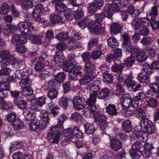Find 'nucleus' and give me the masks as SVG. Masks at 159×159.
Returning <instances> with one entry per match:
<instances>
[{"mask_svg":"<svg viewBox=\"0 0 159 159\" xmlns=\"http://www.w3.org/2000/svg\"><path fill=\"white\" fill-rule=\"evenodd\" d=\"M125 7V3L123 0H113L111 5L107 4L106 5L102 13L105 17L111 20L113 13L120 12Z\"/></svg>","mask_w":159,"mask_h":159,"instance_id":"f257e3e1","label":"nucleus"},{"mask_svg":"<svg viewBox=\"0 0 159 159\" xmlns=\"http://www.w3.org/2000/svg\"><path fill=\"white\" fill-rule=\"evenodd\" d=\"M49 11L48 7H44L42 4H40L34 7L31 15L34 21L39 23H43L45 22V20L44 18L41 17V13L44 14Z\"/></svg>","mask_w":159,"mask_h":159,"instance_id":"f03ea898","label":"nucleus"},{"mask_svg":"<svg viewBox=\"0 0 159 159\" xmlns=\"http://www.w3.org/2000/svg\"><path fill=\"white\" fill-rule=\"evenodd\" d=\"M34 28L32 23L27 21L20 22L17 25L18 31L25 34H29L30 32L34 30Z\"/></svg>","mask_w":159,"mask_h":159,"instance_id":"7ed1b4c3","label":"nucleus"},{"mask_svg":"<svg viewBox=\"0 0 159 159\" xmlns=\"http://www.w3.org/2000/svg\"><path fill=\"white\" fill-rule=\"evenodd\" d=\"M140 124L142 127H143L146 132L149 134H153L156 130V128L153 123L148 119L142 120Z\"/></svg>","mask_w":159,"mask_h":159,"instance_id":"20e7f679","label":"nucleus"},{"mask_svg":"<svg viewBox=\"0 0 159 159\" xmlns=\"http://www.w3.org/2000/svg\"><path fill=\"white\" fill-rule=\"evenodd\" d=\"M60 83L53 79L48 82H46L43 85V87L45 90H53L59 89Z\"/></svg>","mask_w":159,"mask_h":159,"instance_id":"39448f33","label":"nucleus"},{"mask_svg":"<svg viewBox=\"0 0 159 159\" xmlns=\"http://www.w3.org/2000/svg\"><path fill=\"white\" fill-rule=\"evenodd\" d=\"M89 26L92 31L96 34L104 33V29L102 26L101 25L98 23L92 21L90 23Z\"/></svg>","mask_w":159,"mask_h":159,"instance_id":"423d86ee","label":"nucleus"},{"mask_svg":"<svg viewBox=\"0 0 159 159\" xmlns=\"http://www.w3.org/2000/svg\"><path fill=\"white\" fill-rule=\"evenodd\" d=\"M27 38L22 34H16L13 36L11 39V43L14 45H18V43H24L27 41Z\"/></svg>","mask_w":159,"mask_h":159,"instance_id":"0eeeda50","label":"nucleus"},{"mask_svg":"<svg viewBox=\"0 0 159 159\" xmlns=\"http://www.w3.org/2000/svg\"><path fill=\"white\" fill-rule=\"evenodd\" d=\"M110 147L113 150L117 152L122 147V142L117 138H113L110 139Z\"/></svg>","mask_w":159,"mask_h":159,"instance_id":"6e6552de","label":"nucleus"},{"mask_svg":"<svg viewBox=\"0 0 159 159\" xmlns=\"http://www.w3.org/2000/svg\"><path fill=\"white\" fill-rule=\"evenodd\" d=\"M127 76V78L125 80L123 86L126 87L129 90H132L133 87L136 84V82L132 79L133 76L131 73H130Z\"/></svg>","mask_w":159,"mask_h":159,"instance_id":"1a4fd4ad","label":"nucleus"},{"mask_svg":"<svg viewBox=\"0 0 159 159\" xmlns=\"http://www.w3.org/2000/svg\"><path fill=\"white\" fill-rule=\"evenodd\" d=\"M77 62L74 58H70L67 62L65 66L64 70L65 71H70L72 69L76 68L78 66H76Z\"/></svg>","mask_w":159,"mask_h":159,"instance_id":"9d476101","label":"nucleus"},{"mask_svg":"<svg viewBox=\"0 0 159 159\" xmlns=\"http://www.w3.org/2000/svg\"><path fill=\"white\" fill-rule=\"evenodd\" d=\"M89 5L88 7V12L90 15H92L97 11V9H100L102 7L103 5H102L101 2L97 3L95 2Z\"/></svg>","mask_w":159,"mask_h":159,"instance_id":"9b49d317","label":"nucleus"},{"mask_svg":"<svg viewBox=\"0 0 159 159\" xmlns=\"http://www.w3.org/2000/svg\"><path fill=\"white\" fill-rule=\"evenodd\" d=\"M52 2L53 5H55L56 10L58 13L63 12L66 8V4L61 2H59L57 0H52Z\"/></svg>","mask_w":159,"mask_h":159,"instance_id":"f8f14e48","label":"nucleus"},{"mask_svg":"<svg viewBox=\"0 0 159 159\" xmlns=\"http://www.w3.org/2000/svg\"><path fill=\"white\" fill-rule=\"evenodd\" d=\"M48 106L50 111V113L52 114L53 116H55L58 114L60 110L57 105H55L53 102H51L48 103Z\"/></svg>","mask_w":159,"mask_h":159,"instance_id":"ddd939ff","label":"nucleus"},{"mask_svg":"<svg viewBox=\"0 0 159 159\" xmlns=\"http://www.w3.org/2000/svg\"><path fill=\"white\" fill-rule=\"evenodd\" d=\"M125 67L123 63H121L120 60V61H116L114 63V65L111 67L112 70L116 72H121Z\"/></svg>","mask_w":159,"mask_h":159,"instance_id":"4468645a","label":"nucleus"},{"mask_svg":"<svg viewBox=\"0 0 159 159\" xmlns=\"http://www.w3.org/2000/svg\"><path fill=\"white\" fill-rule=\"evenodd\" d=\"M94 68V65L91 61H87L85 63L84 71L87 74L89 75L93 74V72Z\"/></svg>","mask_w":159,"mask_h":159,"instance_id":"2eb2a0df","label":"nucleus"},{"mask_svg":"<svg viewBox=\"0 0 159 159\" xmlns=\"http://www.w3.org/2000/svg\"><path fill=\"white\" fill-rule=\"evenodd\" d=\"M122 25L116 23L112 24L110 28L111 33L116 34L120 33L122 30Z\"/></svg>","mask_w":159,"mask_h":159,"instance_id":"dca6fc26","label":"nucleus"},{"mask_svg":"<svg viewBox=\"0 0 159 159\" xmlns=\"http://www.w3.org/2000/svg\"><path fill=\"white\" fill-rule=\"evenodd\" d=\"M138 80L141 83L148 84L150 82V76L144 73H140L137 76Z\"/></svg>","mask_w":159,"mask_h":159,"instance_id":"f3484780","label":"nucleus"},{"mask_svg":"<svg viewBox=\"0 0 159 159\" xmlns=\"http://www.w3.org/2000/svg\"><path fill=\"white\" fill-rule=\"evenodd\" d=\"M73 107L76 110L79 111L83 109L85 107L86 104L84 103V102L82 101V100H73Z\"/></svg>","mask_w":159,"mask_h":159,"instance_id":"a211bd4d","label":"nucleus"},{"mask_svg":"<svg viewBox=\"0 0 159 159\" xmlns=\"http://www.w3.org/2000/svg\"><path fill=\"white\" fill-rule=\"evenodd\" d=\"M101 84V82L100 81L95 80L89 84V88L93 92H97L99 90V85Z\"/></svg>","mask_w":159,"mask_h":159,"instance_id":"6ab92c4d","label":"nucleus"},{"mask_svg":"<svg viewBox=\"0 0 159 159\" xmlns=\"http://www.w3.org/2000/svg\"><path fill=\"white\" fill-rule=\"evenodd\" d=\"M23 114L25 119L28 121H32L35 119L36 114L30 112L27 108L24 110Z\"/></svg>","mask_w":159,"mask_h":159,"instance_id":"aec40b11","label":"nucleus"},{"mask_svg":"<svg viewBox=\"0 0 159 159\" xmlns=\"http://www.w3.org/2000/svg\"><path fill=\"white\" fill-rule=\"evenodd\" d=\"M95 76L96 75L94 74H88L79 80V82L81 85L88 84L94 78Z\"/></svg>","mask_w":159,"mask_h":159,"instance_id":"412c9836","label":"nucleus"},{"mask_svg":"<svg viewBox=\"0 0 159 159\" xmlns=\"http://www.w3.org/2000/svg\"><path fill=\"white\" fill-rule=\"evenodd\" d=\"M51 23L52 24L61 23L63 22V19L61 16L56 14L51 15L50 17Z\"/></svg>","mask_w":159,"mask_h":159,"instance_id":"4be33fe9","label":"nucleus"},{"mask_svg":"<svg viewBox=\"0 0 159 159\" xmlns=\"http://www.w3.org/2000/svg\"><path fill=\"white\" fill-rule=\"evenodd\" d=\"M85 133L88 135L93 134L95 132V129L93 125L91 124L86 123L84 125Z\"/></svg>","mask_w":159,"mask_h":159,"instance_id":"5701e85b","label":"nucleus"},{"mask_svg":"<svg viewBox=\"0 0 159 159\" xmlns=\"http://www.w3.org/2000/svg\"><path fill=\"white\" fill-rule=\"evenodd\" d=\"M123 42L122 43L123 49L131 44V39L129 35L127 33H125L122 35Z\"/></svg>","mask_w":159,"mask_h":159,"instance_id":"b1692460","label":"nucleus"},{"mask_svg":"<svg viewBox=\"0 0 159 159\" xmlns=\"http://www.w3.org/2000/svg\"><path fill=\"white\" fill-rule=\"evenodd\" d=\"M32 82L29 77L26 76L25 77L20 80V84L22 89L27 87L28 86H31Z\"/></svg>","mask_w":159,"mask_h":159,"instance_id":"393cba45","label":"nucleus"},{"mask_svg":"<svg viewBox=\"0 0 159 159\" xmlns=\"http://www.w3.org/2000/svg\"><path fill=\"white\" fill-rule=\"evenodd\" d=\"M128 11L132 16L136 17L140 13V11L137 9H136L133 4H130L128 8Z\"/></svg>","mask_w":159,"mask_h":159,"instance_id":"a878e982","label":"nucleus"},{"mask_svg":"<svg viewBox=\"0 0 159 159\" xmlns=\"http://www.w3.org/2000/svg\"><path fill=\"white\" fill-rule=\"evenodd\" d=\"M126 53H130L131 54L135 55L138 53L139 51V48H135L132 44H130L125 48H124Z\"/></svg>","mask_w":159,"mask_h":159,"instance_id":"bb28decb","label":"nucleus"},{"mask_svg":"<svg viewBox=\"0 0 159 159\" xmlns=\"http://www.w3.org/2000/svg\"><path fill=\"white\" fill-rule=\"evenodd\" d=\"M94 107L93 108H86L84 109L83 111L84 115L87 117H90L92 114H95L98 112V109H96Z\"/></svg>","mask_w":159,"mask_h":159,"instance_id":"cd10ccee","label":"nucleus"},{"mask_svg":"<svg viewBox=\"0 0 159 159\" xmlns=\"http://www.w3.org/2000/svg\"><path fill=\"white\" fill-rule=\"evenodd\" d=\"M135 114L137 117L140 120V124L142 120H144L145 119H148L146 118V113L144 110L141 109H139L136 110L135 111Z\"/></svg>","mask_w":159,"mask_h":159,"instance_id":"c85d7f7f","label":"nucleus"},{"mask_svg":"<svg viewBox=\"0 0 159 159\" xmlns=\"http://www.w3.org/2000/svg\"><path fill=\"white\" fill-rule=\"evenodd\" d=\"M54 59L59 64L63 62V60L65 59V56L62 52L61 51H57L54 56Z\"/></svg>","mask_w":159,"mask_h":159,"instance_id":"c756f323","label":"nucleus"},{"mask_svg":"<svg viewBox=\"0 0 159 159\" xmlns=\"http://www.w3.org/2000/svg\"><path fill=\"white\" fill-rule=\"evenodd\" d=\"M106 112L109 115L111 116L116 115L117 114L116 109L114 105L109 104L106 107Z\"/></svg>","mask_w":159,"mask_h":159,"instance_id":"7c9ffc66","label":"nucleus"},{"mask_svg":"<svg viewBox=\"0 0 159 159\" xmlns=\"http://www.w3.org/2000/svg\"><path fill=\"white\" fill-rule=\"evenodd\" d=\"M122 128L123 130L125 131L126 132L129 133L132 130L131 122L129 120L123 121Z\"/></svg>","mask_w":159,"mask_h":159,"instance_id":"2f4dec72","label":"nucleus"},{"mask_svg":"<svg viewBox=\"0 0 159 159\" xmlns=\"http://www.w3.org/2000/svg\"><path fill=\"white\" fill-rule=\"evenodd\" d=\"M10 89V85L9 84L2 81L0 82V94L3 95V93L2 91H9Z\"/></svg>","mask_w":159,"mask_h":159,"instance_id":"473e14b6","label":"nucleus"},{"mask_svg":"<svg viewBox=\"0 0 159 159\" xmlns=\"http://www.w3.org/2000/svg\"><path fill=\"white\" fill-rule=\"evenodd\" d=\"M13 105L10 102H7L4 100H0V109L7 110L13 107Z\"/></svg>","mask_w":159,"mask_h":159,"instance_id":"72a5a7b5","label":"nucleus"},{"mask_svg":"<svg viewBox=\"0 0 159 159\" xmlns=\"http://www.w3.org/2000/svg\"><path fill=\"white\" fill-rule=\"evenodd\" d=\"M107 42L108 46L113 48H115L118 45L117 40L113 36L110 37L107 40Z\"/></svg>","mask_w":159,"mask_h":159,"instance_id":"f704fd0d","label":"nucleus"},{"mask_svg":"<svg viewBox=\"0 0 159 159\" xmlns=\"http://www.w3.org/2000/svg\"><path fill=\"white\" fill-rule=\"evenodd\" d=\"M16 59L13 58L11 60H6L5 59H2L0 61V66L2 68L4 67L7 66H8L10 64L13 65V63L11 62V61L13 60L14 62V64L15 63H16Z\"/></svg>","mask_w":159,"mask_h":159,"instance_id":"c9c22d12","label":"nucleus"},{"mask_svg":"<svg viewBox=\"0 0 159 159\" xmlns=\"http://www.w3.org/2000/svg\"><path fill=\"white\" fill-rule=\"evenodd\" d=\"M143 149V144L139 141H137L133 144L132 146V150L136 151H141Z\"/></svg>","mask_w":159,"mask_h":159,"instance_id":"e433bc0d","label":"nucleus"},{"mask_svg":"<svg viewBox=\"0 0 159 159\" xmlns=\"http://www.w3.org/2000/svg\"><path fill=\"white\" fill-rule=\"evenodd\" d=\"M149 86L153 91L157 93L156 96L159 98V84L156 83H152L149 84Z\"/></svg>","mask_w":159,"mask_h":159,"instance_id":"4c0bfd02","label":"nucleus"},{"mask_svg":"<svg viewBox=\"0 0 159 159\" xmlns=\"http://www.w3.org/2000/svg\"><path fill=\"white\" fill-rule=\"evenodd\" d=\"M110 90L109 89L106 88L102 89L101 92L98 96V98L99 99H102L105 98L109 94Z\"/></svg>","mask_w":159,"mask_h":159,"instance_id":"58836bf2","label":"nucleus"},{"mask_svg":"<svg viewBox=\"0 0 159 159\" xmlns=\"http://www.w3.org/2000/svg\"><path fill=\"white\" fill-rule=\"evenodd\" d=\"M56 38L59 41H65L68 38V34L67 32H61L56 36Z\"/></svg>","mask_w":159,"mask_h":159,"instance_id":"ea45409f","label":"nucleus"},{"mask_svg":"<svg viewBox=\"0 0 159 159\" xmlns=\"http://www.w3.org/2000/svg\"><path fill=\"white\" fill-rule=\"evenodd\" d=\"M135 58L134 56L131 55L127 58L125 61V64L127 66L131 67L134 63Z\"/></svg>","mask_w":159,"mask_h":159,"instance_id":"a19ab883","label":"nucleus"},{"mask_svg":"<svg viewBox=\"0 0 159 159\" xmlns=\"http://www.w3.org/2000/svg\"><path fill=\"white\" fill-rule=\"evenodd\" d=\"M59 132L58 129H56L51 126L50 129L47 133V137L49 139H52L53 137L57 133Z\"/></svg>","mask_w":159,"mask_h":159,"instance_id":"79ce46f5","label":"nucleus"},{"mask_svg":"<svg viewBox=\"0 0 159 159\" xmlns=\"http://www.w3.org/2000/svg\"><path fill=\"white\" fill-rule=\"evenodd\" d=\"M15 103L19 108L24 110L27 104V102L25 100H15Z\"/></svg>","mask_w":159,"mask_h":159,"instance_id":"37998d69","label":"nucleus"},{"mask_svg":"<svg viewBox=\"0 0 159 159\" xmlns=\"http://www.w3.org/2000/svg\"><path fill=\"white\" fill-rule=\"evenodd\" d=\"M140 20L138 17H135L133 20L131 25L133 27L135 30H138L141 27Z\"/></svg>","mask_w":159,"mask_h":159,"instance_id":"c03bdc74","label":"nucleus"},{"mask_svg":"<svg viewBox=\"0 0 159 159\" xmlns=\"http://www.w3.org/2000/svg\"><path fill=\"white\" fill-rule=\"evenodd\" d=\"M107 117L102 115H97L95 116V121L98 122L99 124L107 121Z\"/></svg>","mask_w":159,"mask_h":159,"instance_id":"a18cd8bd","label":"nucleus"},{"mask_svg":"<svg viewBox=\"0 0 159 159\" xmlns=\"http://www.w3.org/2000/svg\"><path fill=\"white\" fill-rule=\"evenodd\" d=\"M0 58L6 60H11V55L7 50H2L0 52Z\"/></svg>","mask_w":159,"mask_h":159,"instance_id":"49530a36","label":"nucleus"},{"mask_svg":"<svg viewBox=\"0 0 159 159\" xmlns=\"http://www.w3.org/2000/svg\"><path fill=\"white\" fill-rule=\"evenodd\" d=\"M65 77L66 75L65 73L63 72H61L59 73L56 75L54 79L59 82L60 85L61 83L63 82L64 81Z\"/></svg>","mask_w":159,"mask_h":159,"instance_id":"de8ad7c7","label":"nucleus"},{"mask_svg":"<svg viewBox=\"0 0 159 159\" xmlns=\"http://www.w3.org/2000/svg\"><path fill=\"white\" fill-rule=\"evenodd\" d=\"M84 16V11L82 8L79 7L74 14V17L75 19H78Z\"/></svg>","mask_w":159,"mask_h":159,"instance_id":"09e8293b","label":"nucleus"},{"mask_svg":"<svg viewBox=\"0 0 159 159\" xmlns=\"http://www.w3.org/2000/svg\"><path fill=\"white\" fill-rule=\"evenodd\" d=\"M73 134L77 138L81 139L84 138V134L79 130V127H76L73 129Z\"/></svg>","mask_w":159,"mask_h":159,"instance_id":"8fccbe9b","label":"nucleus"},{"mask_svg":"<svg viewBox=\"0 0 159 159\" xmlns=\"http://www.w3.org/2000/svg\"><path fill=\"white\" fill-rule=\"evenodd\" d=\"M73 130L71 128L66 129L63 132L64 136L69 139L73 137Z\"/></svg>","mask_w":159,"mask_h":159,"instance_id":"3c124183","label":"nucleus"},{"mask_svg":"<svg viewBox=\"0 0 159 159\" xmlns=\"http://www.w3.org/2000/svg\"><path fill=\"white\" fill-rule=\"evenodd\" d=\"M17 119L16 113L14 112H11L7 116L6 120L8 122H14Z\"/></svg>","mask_w":159,"mask_h":159,"instance_id":"603ef678","label":"nucleus"},{"mask_svg":"<svg viewBox=\"0 0 159 159\" xmlns=\"http://www.w3.org/2000/svg\"><path fill=\"white\" fill-rule=\"evenodd\" d=\"M146 53L144 51H142L139 53L136 56L137 61L138 62H143L146 59Z\"/></svg>","mask_w":159,"mask_h":159,"instance_id":"864d4df0","label":"nucleus"},{"mask_svg":"<svg viewBox=\"0 0 159 159\" xmlns=\"http://www.w3.org/2000/svg\"><path fill=\"white\" fill-rule=\"evenodd\" d=\"M15 74L16 77L19 79L21 80L27 76V73L21 70H16Z\"/></svg>","mask_w":159,"mask_h":159,"instance_id":"5fc2aeb1","label":"nucleus"},{"mask_svg":"<svg viewBox=\"0 0 159 159\" xmlns=\"http://www.w3.org/2000/svg\"><path fill=\"white\" fill-rule=\"evenodd\" d=\"M73 12L71 9H66L64 14V16L66 19L68 20H71L73 19Z\"/></svg>","mask_w":159,"mask_h":159,"instance_id":"6e6d98bb","label":"nucleus"},{"mask_svg":"<svg viewBox=\"0 0 159 159\" xmlns=\"http://www.w3.org/2000/svg\"><path fill=\"white\" fill-rule=\"evenodd\" d=\"M48 55L47 50L45 49H43L40 52L39 59L40 61H44Z\"/></svg>","mask_w":159,"mask_h":159,"instance_id":"4d7b16f0","label":"nucleus"},{"mask_svg":"<svg viewBox=\"0 0 159 159\" xmlns=\"http://www.w3.org/2000/svg\"><path fill=\"white\" fill-rule=\"evenodd\" d=\"M152 42V39L150 37H143L140 43L143 46H147L150 45Z\"/></svg>","mask_w":159,"mask_h":159,"instance_id":"13d9d810","label":"nucleus"},{"mask_svg":"<svg viewBox=\"0 0 159 159\" xmlns=\"http://www.w3.org/2000/svg\"><path fill=\"white\" fill-rule=\"evenodd\" d=\"M9 8L10 6L7 4H2L0 7L1 14L3 15L7 14L9 12Z\"/></svg>","mask_w":159,"mask_h":159,"instance_id":"bf43d9fd","label":"nucleus"},{"mask_svg":"<svg viewBox=\"0 0 159 159\" xmlns=\"http://www.w3.org/2000/svg\"><path fill=\"white\" fill-rule=\"evenodd\" d=\"M58 94V92L57 89L49 90L48 93V96L50 99L56 98Z\"/></svg>","mask_w":159,"mask_h":159,"instance_id":"052dcab7","label":"nucleus"},{"mask_svg":"<svg viewBox=\"0 0 159 159\" xmlns=\"http://www.w3.org/2000/svg\"><path fill=\"white\" fill-rule=\"evenodd\" d=\"M98 41V39L96 37H93L89 42L88 44V49H90L95 45Z\"/></svg>","mask_w":159,"mask_h":159,"instance_id":"680f3d73","label":"nucleus"},{"mask_svg":"<svg viewBox=\"0 0 159 159\" xmlns=\"http://www.w3.org/2000/svg\"><path fill=\"white\" fill-rule=\"evenodd\" d=\"M106 60L107 62L109 63H110L112 61L114 62V63L116 61H120V60L117 59V58L115 57L112 54H109L107 57L106 58Z\"/></svg>","mask_w":159,"mask_h":159,"instance_id":"e2e57ef3","label":"nucleus"},{"mask_svg":"<svg viewBox=\"0 0 159 159\" xmlns=\"http://www.w3.org/2000/svg\"><path fill=\"white\" fill-rule=\"evenodd\" d=\"M142 154L141 151H136L133 150L130 151V155L132 158L134 159H138L139 158Z\"/></svg>","mask_w":159,"mask_h":159,"instance_id":"0e129e2a","label":"nucleus"},{"mask_svg":"<svg viewBox=\"0 0 159 159\" xmlns=\"http://www.w3.org/2000/svg\"><path fill=\"white\" fill-rule=\"evenodd\" d=\"M71 117L73 119L76 121H81L82 120V115L77 112L73 113Z\"/></svg>","mask_w":159,"mask_h":159,"instance_id":"69168bd1","label":"nucleus"},{"mask_svg":"<svg viewBox=\"0 0 159 159\" xmlns=\"http://www.w3.org/2000/svg\"><path fill=\"white\" fill-rule=\"evenodd\" d=\"M41 61H39L36 63L35 67V69L37 71H40L44 69L45 65Z\"/></svg>","mask_w":159,"mask_h":159,"instance_id":"338daca9","label":"nucleus"},{"mask_svg":"<svg viewBox=\"0 0 159 159\" xmlns=\"http://www.w3.org/2000/svg\"><path fill=\"white\" fill-rule=\"evenodd\" d=\"M103 79L107 83H110L112 81L113 76L112 75L108 72L103 74Z\"/></svg>","mask_w":159,"mask_h":159,"instance_id":"774afa93","label":"nucleus"}]
</instances>
